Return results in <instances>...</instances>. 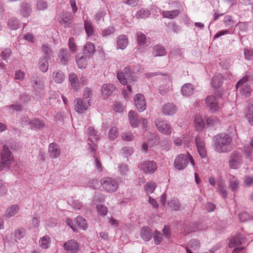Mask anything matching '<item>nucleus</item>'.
<instances>
[{
	"mask_svg": "<svg viewBox=\"0 0 253 253\" xmlns=\"http://www.w3.org/2000/svg\"><path fill=\"white\" fill-rule=\"evenodd\" d=\"M87 133L90 136L87 140L88 150L89 152L94 153L96 150L97 141L99 139V135L92 126L88 128Z\"/></svg>",
	"mask_w": 253,
	"mask_h": 253,
	"instance_id": "obj_7",
	"label": "nucleus"
},
{
	"mask_svg": "<svg viewBox=\"0 0 253 253\" xmlns=\"http://www.w3.org/2000/svg\"><path fill=\"white\" fill-rule=\"evenodd\" d=\"M238 217L241 222H246L252 219L250 215L246 212L240 213L238 215Z\"/></svg>",
	"mask_w": 253,
	"mask_h": 253,
	"instance_id": "obj_63",
	"label": "nucleus"
},
{
	"mask_svg": "<svg viewBox=\"0 0 253 253\" xmlns=\"http://www.w3.org/2000/svg\"><path fill=\"white\" fill-rule=\"evenodd\" d=\"M169 206L174 211H178L180 209V204L177 199L173 198L169 202Z\"/></svg>",
	"mask_w": 253,
	"mask_h": 253,
	"instance_id": "obj_50",
	"label": "nucleus"
},
{
	"mask_svg": "<svg viewBox=\"0 0 253 253\" xmlns=\"http://www.w3.org/2000/svg\"><path fill=\"white\" fill-rule=\"evenodd\" d=\"M117 77L119 82L123 84H126L128 82L130 83L136 80V77L133 75V73L129 67H125L123 70H119Z\"/></svg>",
	"mask_w": 253,
	"mask_h": 253,
	"instance_id": "obj_5",
	"label": "nucleus"
},
{
	"mask_svg": "<svg viewBox=\"0 0 253 253\" xmlns=\"http://www.w3.org/2000/svg\"><path fill=\"white\" fill-rule=\"evenodd\" d=\"M84 28L87 37H90L93 35L94 29L93 25L90 21L84 20Z\"/></svg>",
	"mask_w": 253,
	"mask_h": 253,
	"instance_id": "obj_39",
	"label": "nucleus"
},
{
	"mask_svg": "<svg viewBox=\"0 0 253 253\" xmlns=\"http://www.w3.org/2000/svg\"><path fill=\"white\" fill-rule=\"evenodd\" d=\"M32 8L30 3L26 1L22 3L20 6V14L23 17H27L31 14Z\"/></svg>",
	"mask_w": 253,
	"mask_h": 253,
	"instance_id": "obj_25",
	"label": "nucleus"
},
{
	"mask_svg": "<svg viewBox=\"0 0 253 253\" xmlns=\"http://www.w3.org/2000/svg\"><path fill=\"white\" fill-rule=\"evenodd\" d=\"M244 56L245 59L252 60L253 58V50L249 48H245Z\"/></svg>",
	"mask_w": 253,
	"mask_h": 253,
	"instance_id": "obj_58",
	"label": "nucleus"
},
{
	"mask_svg": "<svg viewBox=\"0 0 253 253\" xmlns=\"http://www.w3.org/2000/svg\"><path fill=\"white\" fill-rule=\"evenodd\" d=\"M26 235V230L25 228L20 227L16 229L14 231V236L16 239L21 240Z\"/></svg>",
	"mask_w": 253,
	"mask_h": 253,
	"instance_id": "obj_49",
	"label": "nucleus"
},
{
	"mask_svg": "<svg viewBox=\"0 0 253 253\" xmlns=\"http://www.w3.org/2000/svg\"><path fill=\"white\" fill-rule=\"evenodd\" d=\"M128 41L127 37L125 35H122L118 37L117 42V48L125 49L127 46Z\"/></svg>",
	"mask_w": 253,
	"mask_h": 253,
	"instance_id": "obj_28",
	"label": "nucleus"
},
{
	"mask_svg": "<svg viewBox=\"0 0 253 253\" xmlns=\"http://www.w3.org/2000/svg\"><path fill=\"white\" fill-rule=\"evenodd\" d=\"M167 52L164 46L157 44L153 46L152 55L154 57L164 56L166 55Z\"/></svg>",
	"mask_w": 253,
	"mask_h": 253,
	"instance_id": "obj_26",
	"label": "nucleus"
},
{
	"mask_svg": "<svg viewBox=\"0 0 253 253\" xmlns=\"http://www.w3.org/2000/svg\"><path fill=\"white\" fill-rule=\"evenodd\" d=\"M32 84L34 94L39 98H42L44 94V84L42 80L37 78L32 81Z\"/></svg>",
	"mask_w": 253,
	"mask_h": 253,
	"instance_id": "obj_10",
	"label": "nucleus"
},
{
	"mask_svg": "<svg viewBox=\"0 0 253 253\" xmlns=\"http://www.w3.org/2000/svg\"><path fill=\"white\" fill-rule=\"evenodd\" d=\"M195 123L197 129L202 130L205 126V123L203 118L200 115H196L195 117Z\"/></svg>",
	"mask_w": 253,
	"mask_h": 253,
	"instance_id": "obj_45",
	"label": "nucleus"
},
{
	"mask_svg": "<svg viewBox=\"0 0 253 253\" xmlns=\"http://www.w3.org/2000/svg\"><path fill=\"white\" fill-rule=\"evenodd\" d=\"M55 18L64 27L67 28L71 27L73 16L71 13L66 11L60 12Z\"/></svg>",
	"mask_w": 253,
	"mask_h": 253,
	"instance_id": "obj_8",
	"label": "nucleus"
},
{
	"mask_svg": "<svg viewBox=\"0 0 253 253\" xmlns=\"http://www.w3.org/2000/svg\"><path fill=\"white\" fill-rule=\"evenodd\" d=\"M138 168L145 173L152 174L157 169V164L154 161H147L140 164Z\"/></svg>",
	"mask_w": 253,
	"mask_h": 253,
	"instance_id": "obj_12",
	"label": "nucleus"
},
{
	"mask_svg": "<svg viewBox=\"0 0 253 253\" xmlns=\"http://www.w3.org/2000/svg\"><path fill=\"white\" fill-rule=\"evenodd\" d=\"M141 238L145 241H150L153 236V232L150 228L148 226L143 227L140 233Z\"/></svg>",
	"mask_w": 253,
	"mask_h": 253,
	"instance_id": "obj_24",
	"label": "nucleus"
},
{
	"mask_svg": "<svg viewBox=\"0 0 253 253\" xmlns=\"http://www.w3.org/2000/svg\"><path fill=\"white\" fill-rule=\"evenodd\" d=\"M98 212L103 215H105L108 212L107 208L106 206L102 204H98L96 206Z\"/></svg>",
	"mask_w": 253,
	"mask_h": 253,
	"instance_id": "obj_61",
	"label": "nucleus"
},
{
	"mask_svg": "<svg viewBox=\"0 0 253 253\" xmlns=\"http://www.w3.org/2000/svg\"><path fill=\"white\" fill-rule=\"evenodd\" d=\"M195 142L199 155L202 158L207 157V153L204 142L201 140L200 138L197 136L195 138Z\"/></svg>",
	"mask_w": 253,
	"mask_h": 253,
	"instance_id": "obj_18",
	"label": "nucleus"
},
{
	"mask_svg": "<svg viewBox=\"0 0 253 253\" xmlns=\"http://www.w3.org/2000/svg\"><path fill=\"white\" fill-rule=\"evenodd\" d=\"M48 59L45 57H41L39 60L38 65L39 69L43 73L46 72L48 69Z\"/></svg>",
	"mask_w": 253,
	"mask_h": 253,
	"instance_id": "obj_34",
	"label": "nucleus"
},
{
	"mask_svg": "<svg viewBox=\"0 0 253 253\" xmlns=\"http://www.w3.org/2000/svg\"><path fill=\"white\" fill-rule=\"evenodd\" d=\"M13 161V156L9 148L6 145H3L0 153V171L3 170L5 168H8Z\"/></svg>",
	"mask_w": 253,
	"mask_h": 253,
	"instance_id": "obj_3",
	"label": "nucleus"
},
{
	"mask_svg": "<svg viewBox=\"0 0 253 253\" xmlns=\"http://www.w3.org/2000/svg\"><path fill=\"white\" fill-rule=\"evenodd\" d=\"M75 110L78 113H83L87 110L90 106L89 100L77 98L75 100Z\"/></svg>",
	"mask_w": 253,
	"mask_h": 253,
	"instance_id": "obj_16",
	"label": "nucleus"
},
{
	"mask_svg": "<svg viewBox=\"0 0 253 253\" xmlns=\"http://www.w3.org/2000/svg\"><path fill=\"white\" fill-rule=\"evenodd\" d=\"M134 105L139 112H143L147 108L145 97L141 93L136 94L133 98Z\"/></svg>",
	"mask_w": 253,
	"mask_h": 253,
	"instance_id": "obj_14",
	"label": "nucleus"
},
{
	"mask_svg": "<svg viewBox=\"0 0 253 253\" xmlns=\"http://www.w3.org/2000/svg\"><path fill=\"white\" fill-rule=\"evenodd\" d=\"M118 134V129L116 127H112L110 129L108 135L109 137L111 140H115L117 138Z\"/></svg>",
	"mask_w": 253,
	"mask_h": 253,
	"instance_id": "obj_56",
	"label": "nucleus"
},
{
	"mask_svg": "<svg viewBox=\"0 0 253 253\" xmlns=\"http://www.w3.org/2000/svg\"><path fill=\"white\" fill-rule=\"evenodd\" d=\"M176 106L171 103L166 104L162 108V113L166 116H172L176 112Z\"/></svg>",
	"mask_w": 253,
	"mask_h": 253,
	"instance_id": "obj_21",
	"label": "nucleus"
},
{
	"mask_svg": "<svg viewBox=\"0 0 253 253\" xmlns=\"http://www.w3.org/2000/svg\"><path fill=\"white\" fill-rule=\"evenodd\" d=\"M194 92V88L191 84L187 83L184 84L181 87V92L182 95L189 96Z\"/></svg>",
	"mask_w": 253,
	"mask_h": 253,
	"instance_id": "obj_29",
	"label": "nucleus"
},
{
	"mask_svg": "<svg viewBox=\"0 0 253 253\" xmlns=\"http://www.w3.org/2000/svg\"><path fill=\"white\" fill-rule=\"evenodd\" d=\"M75 222L82 230H85L87 227L86 221L81 216H77L75 219Z\"/></svg>",
	"mask_w": 253,
	"mask_h": 253,
	"instance_id": "obj_44",
	"label": "nucleus"
},
{
	"mask_svg": "<svg viewBox=\"0 0 253 253\" xmlns=\"http://www.w3.org/2000/svg\"><path fill=\"white\" fill-rule=\"evenodd\" d=\"M137 41L139 45H143L146 42V36L140 32L137 33Z\"/></svg>",
	"mask_w": 253,
	"mask_h": 253,
	"instance_id": "obj_52",
	"label": "nucleus"
},
{
	"mask_svg": "<svg viewBox=\"0 0 253 253\" xmlns=\"http://www.w3.org/2000/svg\"><path fill=\"white\" fill-rule=\"evenodd\" d=\"M212 141L213 146L215 152L218 153H226L230 151V146L232 141V138L228 133H220L213 137Z\"/></svg>",
	"mask_w": 253,
	"mask_h": 253,
	"instance_id": "obj_1",
	"label": "nucleus"
},
{
	"mask_svg": "<svg viewBox=\"0 0 253 253\" xmlns=\"http://www.w3.org/2000/svg\"><path fill=\"white\" fill-rule=\"evenodd\" d=\"M128 117L130 126L133 128L138 127L141 123V119L139 118L138 113L136 112L130 111L128 112Z\"/></svg>",
	"mask_w": 253,
	"mask_h": 253,
	"instance_id": "obj_17",
	"label": "nucleus"
},
{
	"mask_svg": "<svg viewBox=\"0 0 253 253\" xmlns=\"http://www.w3.org/2000/svg\"><path fill=\"white\" fill-rule=\"evenodd\" d=\"M246 118L248 120L249 124L253 126V100L250 102L249 105Z\"/></svg>",
	"mask_w": 253,
	"mask_h": 253,
	"instance_id": "obj_40",
	"label": "nucleus"
},
{
	"mask_svg": "<svg viewBox=\"0 0 253 253\" xmlns=\"http://www.w3.org/2000/svg\"><path fill=\"white\" fill-rule=\"evenodd\" d=\"M11 55V50L9 48H5L3 49L0 54V56L1 59L7 62V60L9 59Z\"/></svg>",
	"mask_w": 253,
	"mask_h": 253,
	"instance_id": "obj_54",
	"label": "nucleus"
},
{
	"mask_svg": "<svg viewBox=\"0 0 253 253\" xmlns=\"http://www.w3.org/2000/svg\"><path fill=\"white\" fill-rule=\"evenodd\" d=\"M42 51L44 54V56L42 57H45L47 59H50L52 55V51L50 47L46 45L43 44L42 47Z\"/></svg>",
	"mask_w": 253,
	"mask_h": 253,
	"instance_id": "obj_51",
	"label": "nucleus"
},
{
	"mask_svg": "<svg viewBox=\"0 0 253 253\" xmlns=\"http://www.w3.org/2000/svg\"><path fill=\"white\" fill-rule=\"evenodd\" d=\"M115 31V28L113 26L109 27L106 29H104L102 32V36L103 37H107L110 35L113 34Z\"/></svg>",
	"mask_w": 253,
	"mask_h": 253,
	"instance_id": "obj_59",
	"label": "nucleus"
},
{
	"mask_svg": "<svg viewBox=\"0 0 253 253\" xmlns=\"http://www.w3.org/2000/svg\"><path fill=\"white\" fill-rule=\"evenodd\" d=\"M239 186V181L238 178L232 175L229 177V187L233 192L237 191Z\"/></svg>",
	"mask_w": 253,
	"mask_h": 253,
	"instance_id": "obj_30",
	"label": "nucleus"
},
{
	"mask_svg": "<svg viewBox=\"0 0 253 253\" xmlns=\"http://www.w3.org/2000/svg\"><path fill=\"white\" fill-rule=\"evenodd\" d=\"M122 150L124 157L126 158L130 156L133 152V149L130 147H124Z\"/></svg>",
	"mask_w": 253,
	"mask_h": 253,
	"instance_id": "obj_62",
	"label": "nucleus"
},
{
	"mask_svg": "<svg viewBox=\"0 0 253 253\" xmlns=\"http://www.w3.org/2000/svg\"><path fill=\"white\" fill-rule=\"evenodd\" d=\"M105 15V11L103 8H100L94 16V19L97 22L104 20V17Z\"/></svg>",
	"mask_w": 253,
	"mask_h": 253,
	"instance_id": "obj_53",
	"label": "nucleus"
},
{
	"mask_svg": "<svg viewBox=\"0 0 253 253\" xmlns=\"http://www.w3.org/2000/svg\"><path fill=\"white\" fill-rule=\"evenodd\" d=\"M63 247L67 253H78L80 251V245L74 239H70L65 242Z\"/></svg>",
	"mask_w": 253,
	"mask_h": 253,
	"instance_id": "obj_15",
	"label": "nucleus"
},
{
	"mask_svg": "<svg viewBox=\"0 0 253 253\" xmlns=\"http://www.w3.org/2000/svg\"><path fill=\"white\" fill-rule=\"evenodd\" d=\"M19 210V207L17 205H12L6 210L4 216L7 218H10L17 214Z\"/></svg>",
	"mask_w": 253,
	"mask_h": 253,
	"instance_id": "obj_32",
	"label": "nucleus"
},
{
	"mask_svg": "<svg viewBox=\"0 0 253 253\" xmlns=\"http://www.w3.org/2000/svg\"><path fill=\"white\" fill-rule=\"evenodd\" d=\"M84 53L86 57H91L95 52L94 44L90 42H87L83 48Z\"/></svg>",
	"mask_w": 253,
	"mask_h": 253,
	"instance_id": "obj_27",
	"label": "nucleus"
},
{
	"mask_svg": "<svg viewBox=\"0 0 253 253\" xmlns=\"http://www.w3.org/2000/svg\"><path fill=\"white\" fill-rule=\"evenodd\" d=\"M118 172L122 176L127 177L129 172L128 166L125 163L119 164L118 167Z\"/></svg>",
	"mask_w": 253,
	"mask_h": 253,
	"instance_id": "obj_36",
	"label": "nucleus"
},
{
	"mask_svg": "<svg viewBox=\"0 0 253 253\" xmlns=\"http://www.w3.org/2000/svg\"><path fill=\"white\" fill-rule=\"evenodd\" d=\"M53 79L54 82L58 84L62 83L65 80V76L61 71H55L52 74Z\"/></svg>",
	"mask_w": 253,
	"mask_h": 253,
	"instance_id": "obj_38",
	"label": "nucleus"
},
{
	"mask_svg": "<svg viewBox=\"0 0 253 253\" xmlns=\"http://www.w3.org/2000/svg\"><path fill=\"white\" fill-rule=\"evenodd\" d=\"M156 187V184L153 182H149L145 185V190L147 195L154 192Z\"/></svg>",
	"mask_w": 253,
	"mask_h": 253,
	"instance_id": "obj_48",
	"label": "nucleus"
},
{
	"mask_svg": "<svg viewBox=\"0 0 253 253\" xmlns=\"http://www.w3.org/2000/svg\"><path fill=\"white\" fill-rule=\"evenodd\" d=\"M8 25L11 30H16L20 27V22L17 18L12 17L9 20Z\"/></svg>",
	"mask_w": 253,
	"mask_h": 253,
	"instance_id": "obj_42",
	"label": "nucleus"
},
{
	"mask_svg": "<svg viewBox=\"0 0 253 253\" xmlns=\"http://www.w3.org/2000/svg\"><path fill=\"white\" fill-rule=\"evenodd\" d=\"M58 57L61 64L67 65L70 57V54L67 49L61 48L59 53Z\"/></svg>",
	"mask_w": 253,
	"mask_h": 253,
	"instance_id": "obj_23",
	"label": "nucleus"
},
{
	"mask_svg": "<svg viewBox=\"0 0 253 253\" xmlns=\"http://www.w3.org/2000/svg\"><path fill=\"white\" fill-rule=\"evenodd\" d=\"M28 120V117H25L22 119V122L25 124H29L33 130L41 129L45 126L44 122L40 119L34 118L29 121Z\"/></svg>",
	"mask_w": 253,
	"mask_h": 253,
	"instance_id": "obj_13",
	"label": "nucleus"
},
{
	"mask_svg": "<svg viewBox=\"0 0 253 253\" xmlns=\"http://www.w3.org/2000/svg\"><path fill=\"white\" fill-rule=\"evenodd\" d=\"M158 130L162 134L169 135L172 131L170 125L166 120L162 118H157L155 121Z\"/></svg>",
	"mask_w": 253,
	"mask_h": 253,
	"instance_id": "obj_9",
	"label": "nucleus"
},
{
	"mask_svg": "<svg viewBox=\"0 0 253 253\" xmlns=\"http://www.w3.org/2000/svg\"><path fill=\"white\" fill-rule=\"evenodd\" d=\"M169 5H171V8H176L179 9L180 11L183 10V3L178 1H171L170 0L168 2Z\"/></svg>",
	"mask_w": 253,
	"mask_h": 253,
	"instance_id": "obj_57",
	"label": "nucleus"
},
{
	"mask_svg": "<svg viewBox=\"0 0 253 253\" xmlns=\"http://www.w3.org/2000/svg\"><path fill=\"white\" fill-rule=\"evenodd\" d=\"M153 238L155 244L157 245H159L163 240V235L160 232L156 230L154 232Z\"/></svg>",
	"mask_w": 253,
	"mask_h": 253,
	"instance_id": "obj_55",
	"label": "nucleus"
},
{
	"mask_svg": "<svg viewBox=\"0 0 253 253\" xmlns=\"http://www.w3.org/2000/svg\"><path fill=\"white\" fill-rule=\"evenodd\" d=\"M114 87L113 84H105L102 86L101 91L104 96H108L113 93Z\"/></svg>",
	"mask_w": 253,
	"mask_h": 253,
	"instance_id": "obj_33",
	"label": "nucleus"
},
{
	"mask_svg": "<svg viewBox=\"0 0 253 253\" xmlns=\"http://www.w3.org/2000/svg\"><path fill=\"white\" fill-rule=\"evenodd\" d=\"M150 11L147 9L142 8L135 14V17L137 19H145L148 17L150 15Z\"/></svg>",
	"mask_w": 253,
	"mask_h": 253,
	"instance_id": "obj_46",
	"label": "nucleus"
},
{
	"mask_svg": "<svg viewBox=\"0 0 253 253\" xmlns=\"http://www.w3.org/2000/svg\"><path fill=\"white\" fill-rule=\"evenodd\" d=\"M122 139L126 141H131L133 138V135L131 132L126 131L122 133Z\"/></svg>",
	"mask_w": 253,
	"mask_h": 253,
	"instance_id": "obj_60",
	"label": "nucleus"
},
{
	"mask_svg": "<svg viewBox=\"0 0 253 253\" xmlns=\"http://www.w3.org/2000/svg\"><path fill=\"white\" fill-rule=\"evenodd\" d=\"M242 164V161L238 154L234 153L229 161V167L231 169H237Z\"/></svg>",
	"mask_w": 253,
	"mask_h": 253,
	"instance_id": "obj_19",
	"label": "nucleus"
},
{
	"mask_svg": "<svg viewBox=\"0 0 253 253\" xmlns=\"http://www.w3.org/2000/svg\"><path fill=\"white\" fill-rule=\"evenodd\" d=\"M189 162L193 167H195L194 160L189 153L179 154L174 160V166L177 169L181 170L187 167Z\"/></svg>",
	"mask_w": 253,
	"mask_h": 253,
	"instance_id": "obj_2",
	"label": "nucleus"
},
{
	"mask_svg": "<svg viewBox=\"0 0 253 253\" xmlns=\"http://www.w3.org/2000/svg\"><path fill=\"white\" fill-rule=\"evenodd\" d=\"M248 78L246 76L240 79L237 83L236 88L243 95H248L251 91V87L248 84Z\"/></svg>",
	"mask_w": 253,
	"mask_h": 253,
	"instance_id": "obj_11",
	"label": "nucleus"
},
{
	"mask_svg": "<svg viewBox=\"0 0 253 253\" xmlns=\"http://www.w3.org/2000/svg\"><path fill=\"white\" fill-rule=\"evenodd\" d=\"M49 156L52 158H57L60 154V149L59 146L55 143H51L48 146Z\"/></svg>",
	"mask_w": 253,
	"mask_h": 253,
	"instance_id": "obj_22",
	"label": "nucleus"
},
{
	"mask_svg": "<svg viewBox=\"0 0 253 253\" xmlns=\"http://www.w3.org/2000/svg\"><path fill=\"white\" fill-rule=\"evenodd\" d=\"M222 82V76L220 74L214 75L211 79V86L215 88H218L221 84Z\"/></svg>",
	"mask_w": 253,
	"mask_h": 253,
	"instance_id": "obj_35",
	"label": "nucleus"
},
{
	"mask_svg": "<svg viewBox=\"0 0 253 253\" xmlns=\"http://www.w3.org/2000/svg\"><path fill=\"white\" fill-rule=\"evenodd\" d=\"M222 95L220 92H216L214 95H210L206 99V103L211 112L217 111L220 108Z\"/></svg>",
	"mask_w": 253,
	"mask_h": 253,
	"instance_id": "obj_4",
	"label": "nucleus"
},
{
	"mask_svg": "<svg viewBox=\"0 0 253 253\" xmlns=\"http://www.w3.org/2000/svg\"><path fill=\"white\" fill-rule=\"evenodd\" d=\"M76 62L79 68L84 69L87 66L86 57H84V55L81 56L78 55L76 58Z\"/></svg>",
	"mask_w": 253,
	"mask_h": 253,
	"instance_id": "obj_43",
	"label": "nucleus"
},
{
	"mask_svg": "<svg viewBox=\"0 0 253 253\" xmlns=\"http://www.w3.org/2000/svg\"><path fill=\"white\" fill-rule=\"evenodd\" d=\"M218 189L220 194L224 199L227 197V192L225 188V185L222 181H218L217 183Z\"/></svg>",
	"mask_w": 253,
	"mask_h": 253,
	"instance_id": "obj_47",
	"label": "nucleus"
},
{
	"mask_svg": "<svg viewBox=\"0 0 253 253\" xmlns=\"http://www.w3.org/2000/svg\"><path fill=\"white\" fill-rule=\"evenodd\" d=\"M180 12V11L179 9L163 11L162 12V16L164 18L173 19L178 16Z\"/></svg>",
	"mask_w": 253,
	"mask_h": 253,
	"instance_id": "obj_31",
	"label": "nucleus"
},
{
	"mask_svg": "<svg viewBox=\"0 0 253 253\" xmlns=\"http://www.w3.org/2000/svg\"><path fill=\"white\" fill-rule=\"evenodd\" d=\"M69 80L74 89L77 90L79 88V80L77 75L75 73H71L69 76Z\"/></svg>",
	"mask_w": 253,
	"mask_h": 253,
	"instance_id": "obj_41",
	"label": "nucleus"
},
{
	"mask_svg": "<svg viewBox=\"0 0 253 253\" xmlns=\"http://www.w3.org/2000/svg\"><path fill=\"white\" fill-rule=\"evenodd\" d=\"M37 7L39 10H43L47 8L48 4L46 1L40 0L37 2Z\"/></svg>",
	"mask_w": 253,
	"mask_h": 253,
	"instance_id": "obj_64",
	"label": "nucleus"
},
{
	"mask_svg": "<svg viewBox=\"0 0 253 253\" xmlns=\"http://www.w3.org/2000/svg\"><path fill=\"white\" fill-rule=\"evenodd\" d=\"M245 240L244 236L241 234H237L230 240L229 247L231 248L238 247L242 244Z\"/></svg>",
	"mask_w": 253,
	"mask_h": 253,
	"instance_id": "obj_20",
	"label": "nucleus"
},
{
	"mask_svg": "<svg viewBox=\"0 0 253 253\" xmlns=\"http://www.w3.org/2000/svg\"><path fill=\"white\" fill-rule=\"evenodd\" d=\"M51 240L50 237L47 235H45L41 238L39 240V244L42 249H47L49 247Z\"/></svg>",
	"mask_w": 253,
	"mask_h": 253,
	"instance_id": "obj_37",
	"label": "nucleus"
},
{
	"mask_svg": "<svg viewBox=\"0 0 253 253\" xmlns=\"http://www.w3.org/2000/svg\"><path fill=\"white\" fill-rule=\"evenodd\" d=\"M101 184L103 189L108 193L116 192L119 187L117 180L115 178L110 177H103L101 180Z\"/></svg>",
	"mask_w": 253,
	"mask_h": 253,
	"instance_id": "obj_6",
	"label": "nucleus"
}]
</instances>
